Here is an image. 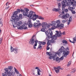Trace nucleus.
<instances>
[{
    "instance_id": "nucleus-13",
    "label": "nucleus",
    "mask_w": 76,
    "mask_h": 76,
    "mask_svg": "<svg viewBox=\"0 0 76 76\" xmlns=\"http://www.w3.org/2000/svg\"><path fill=\"white\" fill-rule=\"evenodd\" d=\"M36 24L33 25L34 26V28H39L40 26H42V24L40 23H36Z\"/></svg>"
},
{
    "instance_id": "nucleus-20",
    "label": "nucleus",
    "mask_w": 76,
    "mask_h": 76,
    "mask_svg": "<svg viewBox=\"0 0 76 76\" xmlns=\"http://www.w3.org/2000/svg\"><path fill=\"white\" fill-rule=\"evenodd\" d=\"M62 9L63 11H64L66 12H68V9H65V8L64 7H62Z\"/></svg>"
},
{
    "instance_id": "nucleus-21",
    "label": "nucleus",
    "mask_w": 76,
    "mask_h": 76,
    "mask_svg": "<svg viewBox=\"0 0 76 76\" xmlns=\"http://www.w3.org/2000/svg\"><path fill=\"white\" fill-rule=\"evenodd\" d=\"M65 0L61 2V5L62 6V7H64L65 6H64L65 5V2L64 1Z\"/></svg>"
},
{
    "instance_id": "nucleus-34",
    "label": "nucleus",
    "mask_w": 76,
    "mask_h": 76,
    "mask_svg": "<svg viewBox=\"0 0 76 76\" xmlns=\"http://www.w3.org/2000/svg\"><path fill=\"white\" fill-rule=\"evenodd\" d=\"M56 26H55V27L56 28H53V27H52L51 28H49V30L50 31H51V30H53V29H56Z\"/></svg>"
},
{
    "instance_id": "nucleus-64",
    "label": "nucleus",
    "mask_w": 76,
    "mask_h": 76,
    "mask_svg": "<svg viewBox=\"0 0 76 76\" xmlns=\"http://www.w3.org/2000/svg\"><path fill=\"white\" fill-rule=\"evenodd\" d=\"M6 6H9V2H7L6 4Z\"/></svg>"
},
{
    "instance_id": "nucleus-61",
    "label": "nucleus",
    "mask_w": 76,
    "mask_h": 76,
    "mask_svg": "<svg viewBox=\"0 0 76 76\" xmlns=\"http://www.w3.org/2000/svg\"><path fill=\"white\" fill-rule=\"evenodd\" d=\"M35 43L36 44H37V43H38V40H35Z\"/></svg>"
},
{
    "instance_id": "nucleus-16",
    "label": "nucleus",
    "mask_w": 76,
    "mask_h": 76,
    "mask_svg": "<svg viewBox=\"0 0 76 76\" xmlns=\"http://www.w3.org/2000/svg\"><path fill=\"white\" fill-rule=\"evenodd\" d=\"M54 12H58L59 10H60V8H53L52 10Z\"/></svg>"
},
{
    "instance_id": "nucleus-18",
    "label": "nucleus",
    "mask_w": 76,
    "mask_h": 76,
    "mask_svg": "<svg viewBox=\"0 0 76 76\" xmlns=\"http://www.w3.org/2000/svg\"><path fill=\"white\" fill-rule=\"evenodd\" d=\"M53 38V39L56 40L57 39V36L56 35H55L53 36V32H52V37H50V38Z\"/></svg>"
},
{
    "instance_id": "nucleus-6",
    "label": "nucleus",
    "mask_w": 76,
    "mask_h": 76,
    "mask_svg": "<svg viewBox=\"0 0 76 76\" xmlns=\"http://www.w3.org/2000/svg\"><path fill=\"white\" fill-rule=\"evenodd\" d=\"M21 12H23V15L24 16H27V14H28L29 9L28 8H26L25 10L21 9L20 10Z\"/></svg>"
},
{
    "instance_id": "nucleus-47",
    "label": "nucleus",
    "mask_w": 76,
    "mask_h": 76,
    "mask_svg": "<svg viewBox=\"0 0 76 76\" xmlns=\"http://www.w3.org/2000/svg\"><path fill=\"white\" fill-rule=\"evenodd\" d=\"M50 42L51 43H53V42H54V40L53 39H52Z\"/></svg>"
},
{
    "instance_id": "nucleus-9",
    "label": "nucleus",
    "mask_w": 76,
    "mask_h": 76,
    "mask_svg": "<svg viewBox=\"0 0 76 76\" xmlns=\"http://www.w3.org/2000/svg\"><path fill=\"white\" fill-rule=\"evenodd\" d=\"M59 20H57L56 21H53L52 22V24H51V26L53 27H56V26H57V25L58 23V21Z\"/></svg>"
},
{
    "instance_id": "nucleus-45",
    "label": "nucleus",
    "mask_w": 76,
    "mask_h": 76,
    "mask_svg": "<svg viewBox=\"0 0 76 76\" xmlns=\"http://www.w3.org/2000/svg\"><path fill=\"white\" fill-rule=\"evenodd\" d=\"M17 11L18 13H20V10L19 9H18L17 10Z\"/></svg>"
},
{
    "instance_id": "nucleus-55",
    "label": "nucleus",
    "mask_w": 76,
    "mask_h": 76,
    "mask_svg": "<svg viewBox=\"0 0 76 76\" xmlns=\"http://www.w3.org/2000/svg\"><path fill=\"white\" fill-rule=\"evenodd\" d=\"M39 45H42V42H39Z\"/></svg>"
},
{
    "instance_id": "nucleus-30",
    "label": "nucleus",
    "mask_w": 76,
    "mask_h": 76,
    "mask_svg": "<svg viewBox=\"0 0 76 76\" xmlns=\"http://www.w3.org/2000/svg\"><path fill=\"white\" fill-rule=\"evenodd\" d=\"M43 26H45V25H47L48 23L47 22H42V23Z\"/></svg>"
},
{
    "instance_id": "nucleus-43",
    "label": "nucleus",
    "mask_w": 76,
    "mask_h": 76,
    "mask_svg": "<svg viewBox=\"0 0 76 76\" xmlns=\"http://www.w3.org/2000/svg\"><path fill=\"white\" fill-rule=\"evenodd\" d=\"M58 7H61V3H59L58 4Z\"/></svg>"
},
{
    "instance_id": "nucleus-12",
    "label": "nucleus",
    "mask_w": 76,
    "mask_h": 76,
    "mask_svg": "<svg viewBox=\"0 0 76 76\" xmlns=\"http://www.w3.org/2000/svg\"><path fill=\"white\" fill-rule=\"evenodd\" d=\"M34 13H35V12H33L32 11H30L29 13V14H27V17L29 18L30 19L32 18V15Z\"/></svg>"
},
{
    "instance_id": "nucleus-56",
    "label": "nucleus",
    "mask_w": 76,
    "mask_h": 76,
    "mask_svg": "<svg viewBox=\"0 0 76 76\" xmlns=\"http://www.w3.org/2000/svg\"><path fill=\"white\" fill-rule=\"evenodd\" d=\"M68 9L69 10H70V11H72L73 10H72V8L71 7H69L68 8Z\"/></svg>"
},
{
    "instance_id": "nucleus-27",
    "label": "nucleus",
    "mask_w": 76,
    "mask_h": 76,
    "mask_svg": "<svg viewBox=\"0 0 76 76\" xmlns=\"http://www.w3.org/2000/svg\"><path fill=\"white\" fill-rule=\"evenodd\" d=\"M39 48L40 50H42V46L41 45H39L37 48V50H38Z\"/></svg>"
},
{
    "instance_id": "nucleus-39",
    "label": "nucleus",
    "mask_w": 76,
    "mask_h": 76,
    "mask_svg": "<svg viewBox=\"0 0 76 76\" xmlns=\"http://www.w3.org/2000/svg\"><path fill=\"white\" fill-rule=\"evenodd\" d=\"M32 24L31 23H29L28 24V27L29 28H32Z\"/></svg>"
},
{
    "instance_id": "nucleus-46",
    "label": "nucleus",
    "mask_w": 76,
    "mask_h": 76,
    "mask_svg": "<svg viewBox=\"0 0 76 76\" xmlns=\"http://www.w3.org/2000/svg\"><path fill=\"white\" fill-rule=\"evenodd\" d=\"M66 21H67V20H62V22L63 23H66Z\"/></svg>"
},
{
    "instance_id": "nucleus-49",
    "label": "nucleus",
    "mask_w": 76,
    "mask_h": 76,
    "mask_svg": "<svg viewBox=\"0 0 76 76\" xmlns=\"http://www.w3.org/2000/svg\"><path fill=\"white\" fill-rule=\"evenodd\" d=\"M56 35L57 36L59 34V32L58 31H56Z\"/></svg>"
},
{
    "instance_id": "nucleus-35",
    "label": "nucleus",
    "mask_w": 76,
    "mask_h": 76,
    "mask_svg": "<svg viewBox=\"0 0 76 76\" xmlns=\"http://www.w3.org/2000/svg\"><path fill=\"white\" fill-rule=\"evenodd\" d=\"M61 67L60 66H58L57 68L56 67H54V69L56 70V69H60Z\"/></svg>"
},
{
    "instance_id": "nucleus-48",
    "label": "nucleus",
    "mask_w": 76,
    "mask_h": 76,
    "mask_svg": "<svg viewBox=\"0 0 76 76\" xmlns=\"http://www.w3.org/2000/svg\"><path fill=\"white\" fill-rule=\"evenodd\" d=\"M71 12H72V14H73V15H75V14L76 13V12L75 11H73L72 10V11Z\"/></svg>"
},
{
    "instance_id": "nucleus-59",
    "label": "nucleus",
    "mask_w": 76,
    "mask_h": 76,
    "mask_svg": "<svg viewBox=\"0 0 76 76\" xmlns=\"http://www.w3.org/2000/svg\"><path fill=\"white\" fill-rule=\"evenodd\" d=\"M23 29H28V27L26 26H25L24 27H23Z\"/></svg>"
},
{
    "instance_id": "nucleus-4",
    "label": "nucleus",
    "mask_w": 76,
    "mask_h": 76,
    "mask_svg": "<svg viewBox=\"0 0 76 76\" xmlns=\"http://www.w3.org/2000/svg\"><path fill=\"white\" fill-rule=\"evenodd\" d=\"M18 13V12H17V11L14 12V13L13 14L12 16L11 17V18L10 20L11 21H12V22L15 21L14 19L17 16H18V15H17Z\"/></svg>"
},
{
    "instance_id": "nucleus-19",
    "label": "nucleus",
    "mask_w": 76,
    "mask_h": 76,
    "mask_svg": "<svg viewBox=\"0 0 76 76\" xmlns=\"http://www.w3.org/2000/svg\"><path fill=\"white\" fill-rule=\"evenodd\" d=\"M8 72H7L6 71L4 72V73H3L2 74V76H7V75L8 74Z\"/></svg>"
},
{
    "instance_id": "nucleus-11",
    "label": "nucleus",
    "mask_w": 76,
    "mask_h": 76,
    "mask_svg": "<svg viewBox=\"0 0 76 76\" xmlns=\"http://www.w3.org/2000/svg\"><path fill=\"white\" fill-rule=\"evenodd\" d=\"M35 42V39L34 38H32L30 39V41L29 42V45H33L34 44Z\"/></svg>"
},
{
    "instance_id": "nucleus-63",
    "label": "nucleus",
    "mask_w": 76,
    "mask_h": 76,
    "mask_svg": "<svg viewBox=\"0 0 76 76\" xmlns=\"http://www.w3.org/2000/svg\"><path fill=\"white\" fill-rule=\"evenodd\" d=\"M61 34H63V35H65V31L63 32Z\"/></svg>"
},
{
    "instance_id": "nucleus-36",
    "label": "nucleus",
    "mask_w": 76,
    "mask_h": 76,
    "mask_svg": "<svg viewBox=\"0 0 76 76\" xmlns=\"http://www.w3.org/2000/svg\"><path fill=\"white\" fill-rule=\"evenodd\" d=\"M62 35V34L61 33H60L59 34H58V35H57V37H60Z\"/></svg>"
},
{
    "instance_id": "nucleus-26",
    "label": "nucleus",
    "mask_w": 76,
    "mask_h": 76,
    "mask_svg": "<svg viewBox=\"0 0 76 76\" xmlns=\"http://www.w3.org/2000/svg\"><path fill=\"white\" fill-rule=\"evenodd\" d=\"M51 52H46V54L47 55V56H50H50H52V54H50V53Z\"/></svg>"
},
{
    "instance_id": "nucleus-10",
    "label": "nucleus",
    "mask_w": 76,
    "mask_h": 76,
    "mask_svg": "<svg viewBox=\"0 0 76 76\" xmlns=\"http://www.w3.org/2000/svg\"><path fill=\"white\" fill-rule=\"evenodd\" d=\"M70 17V15L68 13H66L65 15H64L61 16V18L63 19H66L67 18H69Z\"/></svg>"
},
{
    "instance_id": "nucleus-8",
    "label": "nucleus",
    "mask_w": 76,
    "mask_h": 76,
    "mask_svg": "<svg viewBox=\"0 0 76 76\" xmlns=\"http://www.w3.org/2000/svg\"><path fill=\"white\" fill-rule=\"evenodd\" d=\"M60 21L59 20V21H58V24H57V26H56V28H60L61 29H63V28H64V24H60Z\"/></svg>"
},
{
    "instance_id": "nucleus-24",
    "label": "nucleus",
    "mask_w": 76,
    "mask_h": 76,
    "mask_svg": "<svg viewBox=\"0 0 76 76\" xmlns=\"http://www.w3.org/2000/svg\"><path fill=\"white\" fill-rule=\"evenodd\" d=\"M8 69L10 70V71H11L12 69H13V66H9L8 67Z\"/></svg>"
},
{
    "instance_id": "nucleus-14",
    "label": "nucleus",
    "mask_w": 76,
    "mask_h": 76,
    "mask_svg": "<svg viewBox=\"0 0 76 76\" xmlns=\"http://www.w3.org/2000/svg\"><path fill=\"white\" fill-rule=\"evenodd\" d=\"M72 0H68V2L67 3V6H70L71 5H72V4H73V1H71Z\"/></svg>"
},
{
    "instance_id": "nucleus-50",
    "label": "nucleus",
    "mask_w": 76,
    "mask_h": 76,
    "mask_svg": "<svg viewBox=\"0 0 76 76\" xmlns=\"http://www.w3.org/2000/svg\"><path fill=\"white\" fill-rule=\"evenodd\" d=\"M2 38H1L0 39V45L2 43Z\"/></svg>"
},
{
    "instance_id": "nucleus-5",
    "label": "nucleus",
    "mask_w": 76,
    "mask_h": 76,
    "mask_svg": "<svg viewBox=\"0 0 76 76\" xmlns=\"http://www.w3.org/2000/svg\"><path fill=\"white\" fill-rule=\"evenodd\" d=\"M19 24L17 25V28L18 29H21L22 30V29H23V28L25 27V25H22L21 26L20 25H22V22L21 21H19L18 22Z\"/></svg>"
},
{
    "instance_id": "nucleus-40",
    "label": "nucleus",
    "mask_w": 76,
    "mask_h": 76,
    "mask_svg": "<svg viewBox=\"0 0 76 76\" xmlns=\"http://www.w3.org/2000/svg\"><path fill=\"white\" fill-rule=\"evenodd\" d=\"M4 70L6 72H9V69L7 68H5Z\"/></svg>"
},
{
    "instance_id": "nucleus-17",
    "label": "nucleus",
    "mask_w": 76,
    "mask_h": 76,
    "mask_svg": "<svg viewBox=\"0 0 76 76\" xmlns=\"http://www.w3.org/2000/svg\"><path fill=\"white\" fill-rule=\"evenodd\" d=\"M73 40L74 41L72 42V41L70 39H69V41L70 42H71V43H73V44H74V43H75V41H76V37H74L73 38Z\"/></svg>"
},
{
    "instance_id": "nucleus-3",
    "label": "nucleus",
    "mask_w": 76,
    "mask_h": 76,
    "mask_svg": "<svg viewBox=\"0 0 76 76\" xmlns=\"http://www.w3.org/2000/svg\"><path fill=\"white\" fill-rule=\"evenodd\" d=\"M48 58L50 60H52L53 58V60H56V61L58 62V63H60L61 60L62 61L64 59V55L61 57L60 58H59L58 57H57V55H55L54 56H50Z\"/></svg>"
},
{
    "instance_id": "nucleus-29",
    "label": "nucleus",
    "mask_w": 76,
    "mask_h": 76,
    "mask_svg": "<svg viewBox=\"0 0 76 76\" xmlns=\"http://www.w3.org/2000/svg\"><path fill=\"white\" fill-rule=\"evenodd\" d=\"M11 52H13L15 50V49L13 48L12 47V46H11Z\"/></svg>"
},
{
    "instance_id": "nucleus-33",
    "label": "nucleus",
    "mask_w": 76,
    "mask_h": 76,
    "mask_svg": "<svg viewBox=\"0 0 76 76\" xmlns=\"http://www.w3.org/2000/svg\"><path fill=\"white\" fill-rule=\"evenodd\" d=\"M1 19H2L1 18H0V25H1H1H2L1 26H2L3 22H2V20H1Z\"/></svg>"
},
{
    "instance_id": "nucleus-41",
    "label": "nucleus",
    "mask_w": 76,
    "mask_h": 76,
    "mask_svg": "<svg viewBox=\"0 0 76 76\" xmlns=\"http://www.w3.org/2000/svg\"><path fill=\"white\" fill-rule=\"evenodd\" d=\"M64 11H63L62 12V14H61L60 15H59V16L61 17V16H62V15H63V14H64Z\"/></svg>"
},
{
    "instance_id": "nucleus-51",
    "label": "nucleus",
    "mask_w": 76,
    "mask_h": 76,
    "mask_svg": "<svg viewBox=\"0 0 76 76\" xmlns=\"http://www.w3.org/2000/svg\"><path fill=\"white\" fill-rule=\"evenodd\" d=\"M36 14H33L32 16H31V18H34V17H36Z\"/></svg>"
},
{
    "instance_id": "nucleus-15",
    "label": "nucleus",
    "mask_w": 76,
    "mask_h": 76,
    "mask_svg": "<svg viewBox=\"0 0 76 76\" xmlns=\"http://www.w3.org/2000/svg\"><path fill=\"white\" fill-rule=\"evenodd\" d=\"M20 50L17 48H14V53L15 54H17L19 51Z\"/></svg>"
},
{
    "instance_id": "nucleus-32",
    "label": "nucleus",
    "mask_w": 76,
    "mask_h": 76,
    "mask_svg": "<svg viewBox=\"0 0 76 76\" xmlns=\"http://www.w3.org/2000/svg\"><path fill=\"white\" fill-rule=\"evenodd\" d=\"M40 31H41L42 32H45V29L43 28L41 29Z\"/></svg>"
},
{
    "instance_id": "nucleus-7",
    "label": "nucleus",
    "mask_w": 76,
    "mask_h": 76,
    "mask_svg": "<svg viewBox=\"0 0 76 76\" xmlns=\"http://www.w3.org/2000/svg\"><path fill=\"white\" fill-rule=\"evenodd\" d=\"M45 34L49 38H51L52 37V34H53V31H49V33L48 31H45Z\"/></svg>"
},
{
    "instance_id": "nucleus-23",
    "label": "nucleus",
    "mask_w": 76,
    "mask_h": 76,
    "mask_svg": "<svg viewBox=\"0 0 76 76\" xmlns=\"http://www.w3.org/2000/svg\"><path fill=\"white\" fill-rule=\"evenodd\" d=\"M13 73V72H10V71H9V72H8V76H11L12 75V74Z\"/></svg>"
},
{
    "instance_id": "nucleus-54",
    "label": "nucleus",
    "mask_w": 76,
    "mask_h": 76,
    "mask_svg": "<svg viewBox=\"0 0 76 76\" xmlns=\"http://www.w3.org/2000/svg\"><path fill=\"white\" fill-rule=\"evenodd\" d=\"M71 17H72V16H71L69 18V20L71 21H72V18Z\"/></svg>"
},
{
    "instance_id": "nucleus-28",
    "label": "nucleus",
    "mask_w": 76,
    "mask_h": 76,
    "mask_svg": "<svg viewBox=\"0 0 76 76\" xmlns=\"http://www.w3.org/2000/svg\"><path fill=\"white\" fill-rule=\"evenodd\" d=\"M41 73V70H40V69L37 70V74L38 75H41V73Z\"/></svg>"
},
{
    "instance_id": "nucleus-22",
    "label": "nucleus",
    "mask_w": 76,
    "mask_h": 76,
    "mask_svg": "<svg viewBox=\"0 0 76 76\" xmlns=\"http://www.w3.org/2000/svg\"><path fill=\"white\" fill-rule=\"evenodd\" d=\"M14 69L15 72V73H16V74H17V75H19V72L18 70H17V69H16L15 67H14Z\"/></svg>"
},
{
    "instance_id": "nucleus-2",
    "label": "nucleus",
    "mask_w": 76,
    "mask_h": 76,
    "mask_svg": "<svg viewBox=\"0 0 76 76\" xmlns=\"http://www.w3.org/2000/svg\"><path fill=\"white\" fill-rule=\"evenodd\" d=\"M23 15L22 14H19V16L18 15L17 16L15 19H14L15 21H12V24L13 26V28H16L18 26V22L19 21L20 19H22V17Z\"/></svg>"
},
{
    "instance_id": "nucleus-58",
    "label": "nucleus",
    "mask_w": 76,
    "mask_h": 76,
    "mask_svg": "<svg viewBox=\"0 0 76 76\" xmlns=\"http://www.w3.org/2000/svg\"><path fill=\"white\" fill-rule=\"evenodd\" d=\"M70 22H71L70 21H69V20H68V22H67L68 25H69V24L70 23Z\"/></svg>"
},
{
    "instance_id": "nucleus-1",
    "label": "nucleus",
    "mask_w": 76,
    "mask_h": 76,
    "mask_svg": "<svg viewBox=\"0 0 76 76\" xmlns=\"http://www.w3.org/2000/svg\"><path fill=\"white\" fill-rule=\"evenodd\" d=\"M65 50V48L63 46L61 47V48L57 51L56 54L58 55H59L60 54H61L63 52V55L64 57L67 58V55L70 54V51H69V48L67 47V48H66L65 50Z\"/></svg>"
},
{
    "instance_id": "nucleus-52",
    "label": "nucleus",
    "mask_w": 76,
    "mask_h": 76,
    "mask_svg": "<svg viewBox=\"0 0 76 76\" xmlns=\"http://www.w3.org/2000/svg\"><path fill=\"white\" fill-rule=\"evenodd\" d=\"M76 71V69H74V71H72V72H71V73H75V72Z\"/></svg>"
},
{
    "instance_id": "nucleus-60",
    "label": "nucleus",
    "mask_w": 76,
    "mask_h": 76,
    "mask_svg": "<svg viewBox=\"0 0 76 76\" xmlns=\"http://www.w3.org/2000/svg\"><path fill=\"white\" fill-rule=\"evenodd\" d=\"M39 16H38V15H36V17H35V18L37 19V18H38H38H39Z\"/></svg>"
},
{
    "instance_id": "nucleus-53",
    "label": "nucleus",
    "mask_w": 76,
    "mask_h": 76,
    "mask_svg": "<svg viewBox=\"0 0 76 76\" xmlns=\"http://www.w3.org/2000/svg\"><path fill=\"white\" fill-rule=\"evenodd\" d=\"M45 44H46V43H45V42H42V45H44Z\"/></svg>"
},
{
    "instance_id": "nucleus-62",
    "label": "nucleus",
    "mask_w": 76,
    "mask_h": 76,
    "mask_svg": "<svg viewBox=\"0 0 76 76\" xmlns=\"http://www.w3.org/2000/svg\"><path fill=\"white\" fill-rule=\"evenodd\" d=\"M35 69H37V70H40L39 69V68L37 67H36Z\"/></svg>"
},
{
    "instance_id": "nucleus-38",
    "label": "nucleus",
    "mask_w": 76,
    "mask_h": 76,
    "mask_svg": "<svg viewBox=\"0 0 76 76\" xmlns=\"http://www.w3.org/2000/svg\"><path fill=\"white\" fill-rule=\"evenodd\" d=\"M51 41V40H49L48 41V42H47V44H48V45H50V41Z\"/></svg>"
},
{
    "instance_id": "nucleus-37",
    "label": "nucleus",
    "mask_w": 76,
    "mask_h": 76,
    "mask_svg": "<svg viewBox=\"0 0 76 76\" xmlns=\"http://www.w3.org/2000/svg\"><path fill=\"white\" fill-rule=\"evenodd\" d=\"M56 73H58V72H60V69H57V70H56V69H54Z\"/></svg>"
},
{
    "instance_id": "nucleus-31",
    "label": "nucleus",
    "mask_w": 76,
    "mask_h": 76,
    "mask_svg": "<svg viewBox=\"0 0 76 76\" xmlns=\"http://www.w3.org/2000/svg\"><path fill=\"white\" fill-rule=\"evenodd\" d=\"M63 43H65V44H67V41L66 40H62Z\"/></svg>"
},
{
    "instance_id": "nucleus-42",
    "label": "nucleus",
    "mask_w": 76,
    "mask_h": 76,
    "mask_svg": "<svg viewBox=\"0 0 76 76\" xmlns=\"http://www.w3.org/2000/svg\"><path fill=\"white\" fill-rule=\"evenodd\" d=\"M38 19H41V20H44V18L41 17H39V18H38Z\"/></svg>"
},
{
    "instance_id": "nucleus-57",
    "label": "nucleus",
    "mask_w": 76,
    "mask_h": 76,
    "mask_svg": "<svg viewBox=\"0 0 76 76\" xmlns=\"http://www.w3.org/2000/svg\"><path fill=\"white\" fill-rule=\"evenodd\" d=\"M33 20H34H34H36V19H37V18H33Z\"/></svg>"
},
{
    "instance_id": "nucleus-44",
    "label": "nucleus",
    "mask_w": 76,
    "mask_h": 76,
    "mask_svg": "<svg viewBox=\"0 0 76 76\" xmlns=\"http://www.w3.org/2000/svg\"><path fill=\"white\" fill-rule=\"evenodd\" d=\"M71 64V62L69 61L68 63V64L67 66H69Z\"/></svg>"
},
{
    "instance_id": "nucleus-25",
    "label": "nucleus",
    "mask_w": 76,
    "mask_h": 76,
    "mask_svg": "<svg viewBox=\"0 0 76 76\" xmlns=\"http://www.w3.org/2000/svg\"><path fill=\"white\" fill-rule=\"evenodd\" d=\"M42 27L44 29H48V26H42Z\"/></svg>"
}]
</instances>
